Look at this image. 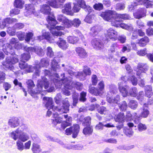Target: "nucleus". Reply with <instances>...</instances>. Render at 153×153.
<instances>
[{
	"mask_svg": "<svg viewBox=\"0 0 153 153\" xmlns=\"http://www.w3.org/2000/svg\"><path fill=\"white\" fill-rule=\"evenodd\" d=\"M148 67L146 64L143 63H139L137 66L138 70L137 72V76L141 75V73H144L148 69Z\"/></svg>",
	"mask_w": 153,
	"mask_h": 153,
	"instance_id": "obj_17",
	"label": "nucleus"
},
{
	"mask_svg": "<svg viewBox=\"0 0 153 153\" xmlns=\"http://www.w3.org/2000/svg\"><path fill=\"white\" fill-rule=\"evenodd\" d=\"M98 111L99 113L101 114H105L107 113L108 111L106 108L103 106L100 107L98 109Z\"/></svg>",
	"mask_w": 153,
	"mask_h": 153,
	"instance_id": "obj_61",
	"label": "nucleus"
},
{
	"mask_svg": "<svg viewBox=\"0 0 153 153\" xmlns=\"http://www.w3.org/2000/svg\"><path fill=\"white\" fill-rule=\"evenodd\" d=\"M64 118L66 119V121L64 123L62 124V128L64 129L67 126H70L71 124V121L72 118L71 117L68 116V115H64Z\"/></svg>",
	"mask_w": 153,
	"mask_h": 153,
	"instance_id": "obj_25",
	"label": "nucleus"
},
{
	"mask_svg": "<svg viewBox=\"0 0 153 153\" xmlns=\"http://www.w3.org/2000/svg\"><path fill=\"white\" fill-rule=\"evenodd\" d=\"M135 5H133L132 4L129 6L128 8L130 10H131L134 9L135 7L137 4H144L146 8L151 7L152 4H151L149 0H139L137 2H135Z\"/></svg>",
	"mask_w": 153,
	"mask_h": 153,
	"instance_id": "obj_10",
	"label": "nucleus"
},
{
	"mask_svg": "<svg viewBox=\"0 0 153 153\" xmlns=\"http://www.w3.org/2000/svg\"><path fill=\"white\" fill-rule=\"evenodd\" d=\"M18 61L19 59L17 56H14L11 59L10 57H7L5 61L3 62L2 64L6 68L12 70L13 68L12 64L16 63Z\"/></svg>",
	"mask_w": 153,
	"mask_h": 153,
	"instance_id": "obj_6",
	"label": "nucleus"
},
{
	"mask_svg": "<svg viewBox=\"0 0 153 153\" xmlns=\"http://www.w3.org/2000/svg\"><path fill=\"white\" fill-rule=\"evenodd\" d=\"M62 23L67 28H69L73 25L72 21L67 18L65 19L64 22H63Z\"/></svg>",
	"mask_w": 153,
	"mask_h": 153,
	"instance_id": "obj_49",
	"label": "nucleus"
},
{
	"mask_svg": "<svg viewBox=\"0 0 153 153\" xmlns=\"http://www.w3.org/2000/svg\"><path fill=\"white\" fill-rule=\"evenodd\" d=\"M149 40L148 37L146 36L138 39L137 43L141 47H144L149 42Z\"/></svg>",
	"mask_w": 153,
	"mask_h": 153,
	"instance_id": "obj_27",
	"label": "nucleus"
},
{
	"mask_svg": "<svg viewBox=\"0 0 153 153\" xmlns=\"http://www.w3.org/2000/svg\"><path fill=\"white\" fill-rule=\"evenodd\" d=\"M42 35L38 37L39 40H41L45 39L51 43L54 42V39L50 36V34L48 32H46L43 30L42 31Z\"/></svg>",
	"mask_w": 153,
	"mask_h": 153,
	"instance_id": "obj_13",
	"label": "nucleus"
},
{
	"mask_svg": "<svg viewBox=\"0 0 153 153\" xmlns=\"http://www.w3.org/2000/svg\"><path fill=\"white\" fill-rule=\"evenodd\" d=\"M21 130L20 128H18L16 131H13L9 134L10 136L15 140H16L19 138L18 135L21 132Z\"/></svg>",
	"mask_w": 153,
	"mask_h": 153,
	"instance_id": "obj_30",
	"label": "nucleus"
},
{
	"mask_svg": "<svg viewBox=\"0 0 153 153\" xmlns=\"http://www.w3.org/2000/svg\"><path fill=\"white\" fill-rule=\"evenodd\" d=\"M114 119L116 122L123 123L125 120V117L123 113H120L114 117Z\"/></svg>",
	"mask_w": 153,
	"mask_h": 153,
	"instance_id": "obj_31",
	"label": "nucleus"
},
{
	"mask_svg": "<svg viewBox=\"0 0 153 153\" xmlns=\"http://www.w3.org/2000/svg\"><path fill=\"white\" fill-rule=\"evenodd\" d=\"M152 91V87L149 85L146 86L145 88V92L146 96L149 98L152 96L151 91Z\"/></svg>",
	"mask_w": 153,
	"mask_h": 153,
	"instance_id": "obj_43",
	"label": "nucleus"
},
{
	"mask_svg": "<svg viewBox=\"0 0 153 153\" xmlns=\"http://www.w3.org/2000/svg\"><path fill=\"white\" fill-rule=\"evenodd\" d=\"M83 72L84 74L82 72H77L76 75L77 78H79L82 80H84L86 76L90 75L91 74V71L90 68L87 66H84Z\"/></svg>",
	"mask_w": 153,
	"mask_h": 153,
	"instance_id": "obj_12",
	"label": "nucleus"
},
{
	"mask_svg": "<svg viewBox=\"0 0 153 153\" xmlns=\"http://www.w3.org/2000/svg\"><path fill=\"white\" fill-rule=\"evenodd\" d=\"M75 51L78 56L80 58H84L87 56V55L85 50L81 47H77Z\"/></svg>",
	"mask_w": 153,
	"mask_h": 153,
	"instance_id": "obj_19",
	"label": "nucleus"
},
{
	"mask_svg": "<svg viewBox=\"0 0 153 153\" xmlns=\"http://www.w3.org/2000/svg\"><path fill=\"white\" fill-rule=\"evenodd\" d=\"M93 129L91 126L87 127L83 130V133L84 134H90L92 133Z\"/></svg>",
	"mask_w": 153,
	"mask_h": 153,
	"instance_id": "obj_50",
	"label": "nucleus"
},
{
	"mask_svg": "<svg viewBox=\"0 0 153 153\" xmlns=\"http://www.w3.org/2000/svg\"><path fill=\"white\" fill-rule=\"evenodd\" d=\"M133 115L131 114L129 111H127L126 115L125 120L128 121V120H131V119L134 118H136V117H133Z\"/></svg>",
	"mask_w": 153,
	"mask_h": 153,
	"instance_id": "obj_53",
	"label": "nucleus"
},
{
	"mask_svg": "<svg viewBox=\"0 0 153 153\" xmlns=\"http://www.w3.org/2000/svg\"><path fill=\"white\" fill-rule=\"evenodd\" d=\"M78 94L75 93L73 95V105L74 106H75L76 104L77 103L78 97Z\"/></svg>",
	"mask_w": 153,
	"mask_h": 153,
	"instance_id": "obj_60",
	"label": "nucleus"
},
{
	"mask_svg": "<svg viewBox=\"0 0 153 153\" xmlns=\"http://www.w3.org/2000/svg\"><path fill=\"white\" fill-rule=\"evenodd\" d=\"M47 55L50 57H52L54 55L53 52L52 48L50 47H48L47 48Z\"/></svg>",
	"mask_w": 153,
	"mask_h": 153,
	"instance_id": "obj_62",
	"label": "nucleus"
},
{
	"mask_svg": "<svg viewBox=\"0 0 153 153\" xmlns=\"http://www.w3.org/2000/svg\"><path fill=\"white\" fill-rule=\"evenodd\" d=\"M54 119L53 120L52 123L56 125L57 123H61L62 121V118L59 117L58 114L56 113H54L53 115Z\"/></svg>",
	"mask_w": 153,
	"mask_h": 153,
	"instance_id": "obj_32",
	"label": "nucleus"
},
{
	"mask_svg": "<svg viewBox=\"0 0 153 153\" xmlns=\"http://www.w3.org/2000/svg\"><path fill=\"white\" fill-rule=\"evenodd\" d=\"M79 131V126L78 124L74 125L73 126L68 128L65 130V134L66 135H69L73 133V137L76 138L77 137Z\"/></svg>",
	"mask_w": 153,
	"mask_h": 153,
	"instance_id": "obj_9",
	"label": "nucleus"
},
{
	"mask_svg": "<svg viewBox=\"0 0 153 153\" xmlns=\"http://www.w3.org/2000/svg\"><path fill=\"white\" fill-rule=\"evenodd\" d=\"M41 11L44 14H50L47 19V20L51 25L54 26L57 23V22L55 19L53 15L51 12V8L50 6L47 4H43L41 6Z\"/></svg>",
	"mask_w": 153,
	"mask_h": 153,
	"instance_id": "obj_3",
	"label": "nucleus"
},
{
	"mask_svg": "<svg viewBox=\"0 0 153 153\" xmlns=\"http://www.w3.org/2000/svg\"><path fill=\"white\" fill-rule=\"evenodd\" d=\"M43 100L45 101L46 102L45 105V106L48 109L47 112V115L50 116L51 113V111L50 109H52L53 110L58 111L60 114L63 113H67L69 110V106H70L68 100L67 99H65L62 101V106H54L53 105V99L51 97H44Z\"/></svg>",
	"mask_w": 153,
	"mask_h": 153,
	"instance_id": "obj_1",
	"label": "nucleus"
},
{
	"mask_svg": "<svg viewBox=\"0 0 153 153\" xmlns=\"http://www.w3.org/2000/svg\"><path fill=\"white\" fill-rule=\"evenodd\" d=\"M146 10L144 9H141L137 12L134 13V16L135 18L139 19L146 16Z\"/></svg>",
	"mask_w": 153,
	"mask_h": 153,
	"instance_id": "obj_28",
	"label": "nucleus"
},
{
	"mask_svg": "<svg viewBox=\"0 0 153 153\" xmlns=\"http://www.w3.org/2000/svg\"><path fill=\"white\" fill-rule=\"evenodd\" d=\"M120 26L121 28L130 31L134 29L132 25L130 24L126 25L124 23L119 24L118 26Z\"/></svg>",
	"mask_w": 153,
	"mask_h": 153,
	"instance_id": "obj_39",
	"label": "nucleus"
},
{
	"mask_svg": "<svg viewBox=\"0 0 153 153\" xmlns=\"http://www.w3.org/2000/svg\"><path fill=\"white\" fill-rule=\"evenodd\" d=\"M121 79L125 82L127 80L130 81L134 85H135L137 84V79L134 76H131L129 78L127 76H124L122 77Z\"/></svg>",
	"mask_w": 153,
	"mask_h": 153,
	"instance_id": "obj_23",
	"label": "nucleus"
},
{
	"mask_svg": "<svg viewBox=\"0 0 153 153\" xmlns=\"http://www.w3.org/2000/svg\"><path fill=\"white\" fill-rule=\"evenodd\" d=\"M64 7V8L62 10L63 13L71 16L73 15L74 13L71 10L72 7L70 3L65 4Z\"/></svg>",
	"mask_w": 153,
	"mask_h": 153,
	"instance_id": "obj_18",
	"label": "nucleus"
},
{
	"mask_svg": "<svg viewBox=\"0 0 153 153\" xmlns=\"http://www.w3.org/2000/svg\"><path fill=\"white\" fill-rule=\"evenodd\" d=\"M26 10H27L25 13V15L28 16L30 15L34 14L35 12L34 6L32 4H27L26 5Z\"/></svg>",
	"mask_w": 153,
	"mask_h": 153,
	"instance_id": "obj_20",
	"label": "nucleus"
},
{
	"mask_svg": "<svg viewBox=\"0 0 153 153\" xmlns=\"http://www.w3.org/2000/svg\"><path fill=\"white\" fill-rule=\"evenodd\" d=\"M19 68L22 69H25L27 72H30L33 71L32 66L28 65L25 62L21 61L19 63Z\"/></svg>",
	"mask_w": 153,
	"mask_h": 153,
	"instance_id": "obj_24",
	"label": "nucleus"
},
{
	"mask_svg": "<svg viewBox=\"0 0 153 153\" xmlns=\"http://www.w3.org/2000/svg\"><path fill=\"white\" fill-rule=\"evenodd\" d=\"M94 18V15H88L86 16L84 20L85 22L90 24L92 22Z\"/></svg>",
	"mask_w": 153,
	"mask_h": 153,
	"instance_id": "obj_47",
	"label": "nucleus"
},
{
	"mask_svg": "<svg viewBox=\"0 0 153 153\" xmlns=\"http://www.w3.org/2000/svg\"><path fill=\"white\" fill-rule=\"evenodd\" d=\"M29 139V136L26 133L22 132L21 130V132L19 134V139L23 142H25Z\"/></svg>",
	"mask_w": 153,
	"mask_h": 153,
	"instance_id": "obj_33",
	"label": "nucleus"
},
{
	"mask_svg": "<svg viewBox=\"0 0 153 153\" xmlns=\"http://www.w3.org/2000/svg\"><path fill=\"white\" fill-rule=\"evenodd\" d=\"M51 67L52 69L55 71L59 69V65H58V63L54 59L52 61Z\"/></svg>",
	"mask_w": 153,
	"mask_h": 153,
	"instance_id": "obj_45",
	"label": "nucleus"
},
{
	"mask_svg": "<svg viewBox=\"0 0 153 153\" xmlns=\"http://www.w3.org/2000/svg\"><path fill=\"white\" fill-rule=\"evenodd\" d=\"M17 22V20L15 19H10L7 18L4 19L2 21L1 27V29L4 28L6 26L7 24H10L14 22Z\"/></svg>",
	"mask_w": 153,
	"mask_h": 153,
	"instance_id": "obj_26",
	"label": "nucleus"
},
{
	"mask_svg": "<svg viewBox=\"0 0 153 153\" xmlns=\"http://www.w3.org/2000/svg\"><path fill=\"white\" fill-rule=\"evenodd\" d=\"M65 74H63L61 75L62 77L61 80L64 84L65 88V90L64 91L63 93L64 94L67 96L70 95V92L68 90H71L72 89L73 86L71 85V81L68 80L67 78H64Z\"/></svg>",
	"mask_w": 153,
	"mask_h": 153,
	"instance_id": "obj_7",
	"label": "nucleus"
},
{
	"mask_svg": "<svg viewBox=\"0 0 153 153\" xmlns=\"http://www.w3.org/2000/svg\"><path fill=\"white\" fill-rule=\"evenodd\" d=\"M25 50L28 52H35L40 56H42L44 54L43 50L40 47H36L35 48L32 47H28L25 46L24 48Z\"/></svg>",
	"mask_w": 153,
	"mask_h": 153,
	"instance_id": "obj_14",
	"label": "nucleus"
},
{
	"mask_svg": "<svg viewBox=\"0 0 153 153\" xmlns=\"http://www.w3.org/2000/svg\"><path fill=\"white\" fill-rule=\"evenodd\" d=\"M71 86L75 87L76 88L79 90H81L82 88V85L80 82H72L71 81Z\"/></svg>",
	"mask_w": 153,
	"mask_h": 153,
	"instance_id": "obj_51",
	"label": "nucleus"
},
{
	"mask_svg": "<svg viewBox=\"0 0 153 153\" xmlns=\"http://www.w3.org/2000/svg\"><path fill=\"white\" fill-rule=\"evenodd\" d=\"M106 36L112 40L115 41L118 39V33L115 30L110 28L107 30Z\"/></svg>",
	"mask_w": 153,
	"mask_h": 153,
	"instance_id": "obj_11",
	"label": "nucleus"
},
{
	"mask_svg": "<svg viewBox=\"0 0 153 153\" xmlns=\"http://www.w3.org/2000/svg\"><path fill=\"white\" fill-rule=\"evenodd\" d=\"M147 105L146 104H144L141 116L143 117H147L149 114V112L147 109Z\"/></svg>",
	"mask_w": 153,
	"mask_h": 153,
	"instance_id": "obj_38",
	"label": "nucleus"
},
{
	"mask_svg": "<svg viewBox=\"0 0 153 153\" xmlns=\"http://www.w3.org/2000/svg\"><path fill=\"white\" fill-rule=\"evenodd\" d=\"M32 150L34 153H39L41 152V149L39 145L34 143L33 144Z\"/></svg>",
	"mask_w": 153,
	"mask_h": 153,
	"instance_id": "obj_46",
	"label": "nucleus"
},
{
	"mask_svg": "<svg viewBox=\"0 0 153 153\" xmlns=\"http://www.w3.org/2000/svg\"><path fill=\"white\" fill-rule=\"evenodd\" d=\"M137 127L138 130L140 131L145 130L147 128L146 126L142 123H139Z\"/></svg>",
	"mask_w": 153,
	"mask_h": 153,
	"instance_id": "obj_55",
	"label": "nucleus"
},
{
	"mask_svg": "<svg viewBox=\"0 0 153 153\" xmlns=\"http://www.w3.org/2000/svg\"><path fill=\"white\" fill-rule=\"evenodd\" d=\"M115 7L117 10H120L124 9L125 8V6L123 4L118 3L117 4Z\"/></svg>",
	"mask_w": 153,
	"mask_h": 153,
	"instance_id": "obj_58",
	"label": "nucleus"
},
{
	"mask_svg": "<svg viewBox=\"0 0 153 153\" xmlns=\"http://www.w3.org/2000/svg\"><path fill=\"white\" fill-rule=\"evenodd\" d=\"M50 30H51V32L53 35V37L54 38H55V37L61 36L64 35V33L62 32L56 31L53 28L52 29L51 27Z\"/></svg>",
	"mask_w": 153,
	"mask_h": 153,
	"instance_id": "obj_37",
	"label": "nucleus"
},
{
	"mask_svg": "<svg viewBox=\"0 0 153 153\" xmlns=\"http://www.w3.org/2000/svg\"><path fill=\"white\" fill-rule=\"evenodd\" d=\"M99 31V27L97 26H94L91 28L90 33L91 35L94 36L98 34Z\"/></svg>",
	"mask_w": 153,
	"mask_h": 153,
	"instance_id": "obj_42",
	"label": "nucleus"
},
{
	"mask_svg": "<svg viewBox=\"0 0 153 153\" xmlns=\"http://www.w3.org/2000/svg\"><path fill=\"white\" fill-rule=\"evenodd\" d=\"M16 146L17 149L19 150L22 151L24 149L23 143L19 140L16 142Z\"/></svg>",
	"mask_w": 153,
	"mask_h": 153,
	"instance_id": "obj_52",
	"label": "nucleus"
},
{
	"mask_svg": "<svg viewBox=\"0 0 153 153\" xmlns=\"http://www.w3.org/2000/svg\"><path fill=\"white\" fill-rule=\"evenodd\" d=\"M77 4L81 7L85 8H86V5L85 1L84 0H78Z\"/></svg>",
	"mask_w": 153,
	"mask_h": 153,
	"instance_id": "obj_63",
	"label": "nucleus"
},
{
	"mask_svg": "<svg viewBox=\"0 0 153 153\" xmlns=\"http://www.w3.org/2000/svg\"><path fill=\"white\" fill-rule=\"evenodd\" d=\"M2 47V50L6 54H14L13 48L12 47L10 44H5L3 45Z\"/></svg>",
	"mask_w": 153,
	"mask_h": 153,
	"instance_id": "obj_16",
	"label": "nucleus"
},
{
	"mask_svg": "<svg viewBox=\"0 0 153 153\" xmlns=\"http://www.w3.org/2000/svg\"><path fill=\"white\" fill-rule=\"evenodd\" d=\"M49 63V61L46 59L44 58L42 59L39 64L36 65L35 66L36 74L37 76H39V68L41 67H44L47 66L48 65Z\"/></svg>",
	"mask_w": 153,
	"mask_h": 153,
	"instance_id": "obj_15",
	"label": "nucleus"
},
{
	"mask_svg": "<svg viewBox=\"0 0 153 153\" xmlns=\"http://www.w3.org/2000/svg\"><path fill=\"white\" fill-rule=\"evenodd\" d=\"M78 40V38L75 36H68L67 38V41L70 43L75 44Z\"/></svg>",
	"mask_w": 153,
	"mask_h": 153,
	"instance_id": "obj_44",
	"label": "nucleus"
},
{
	"mask_svg": "<svg viewBox=\"0 0 153 153\" xmlns=\"http://www.w3.org/2000/svg\"><path fill=\"white\" fill-rule=\"evenodd\" d=\"M118 85L119 91L123 97H126L129 94L132 97H135L136 96L137 91L135 87L131 88L128 93L127 90L128 88V86L125 85L123 86V82H121L119 83Z\"/></svg>",
	"mask_w": 153,
	"mask_h": 153,
	"instance_id": "obj_4",
	"label": "nucleus"
},
{
	"mask_svg": "<svg viewBox=\"0 0 153 153\" xmlns=\"http://www.w3.org/2000/svg\"><path fill=\"white\" fill-rule=\"evenodd\" d=\"M56 44L59 47L63 50L67 49L68 46V44L66 41L61 38H60L59 41L57 42Z\"/></svg>",
	"mask_w": 153,
	"mask_h": 153,
	"instance_id": "obj_29",
	"label": "nucleus"
},
{
	"mask_svg": "<svg viewBox=\"0 0 153 153\" xmlns=\"http://www.w3.org/2000/svg\"><path fill=\"white\" fill-rule=\"evenodd\" d=\"M116 20H120L119 24L122 21V19H129L130 17L128 15L126 14H119L117 13L116 15Z\"/></svg>",
	"mask_w": 153,
	"mask_h": 153,
	"instance_id": "obj_35",
	"label": "nucleus"
},
{
	"mask_svg": "<svg viewBox=\"0 0 153 153\" xmlns=\"http://www.w3.org/2000/svg\"><path fill=\"white\" fill-rule=\"evenodd\" d=\"M94 8L97 10H102L103 8V4L100 3L95 4L93 6Z\"/></svg>",
	"mask_w": 153,
	"mask_h": 153,
	"instance_id": "obj_54",
	"label": "nucleus"
},
{
	"mask_svg": "<svg viewBox=\"0 0 153 153\" xmlns=\"http://www.w3.org/2000/svg\"><path fill=\"white\" fill-rule=\"evenodd\" d=\"M106 99L109 103H117L120 101V98L119 95H117L113 99L110 94H108L107 95Z\"/></svg>",
	"mask_w": 153,
	"mask_h": 153,
	"instance_id": "obj_22",
	"label": "nucleus"
},
{
	"mask_svg": "<svg viewBox=\"0 0 153 153\" xmlns=\"http://www.w3.org/2000/svg\"><path fill=\"white\" fill-rule=\"evenodd\" d=\"M24 3V1L23 0H15L14 3V5L17 8L22 9Z\"/></svg>",
	"mask_w": 153,
	"mask_h": 153,
	"instance_id": "obj_34",
	"label": "nucleus"
},
{
	"mask_svg": "<svg viewBox=\"0 0 153 153\" xmlns=\"http://www.w3.org/2000/svg\"><path fill=\"white\" fill-rule=\"evenodd\" d=\"M91 44L94 47L97 49H100L103 47V44L99 39H94L91 42Z\"/></svg>",
	"mask_w": 153,
	"mask_h": 153,
	"instance_id": "obj_21",
	"label": "nucleus"
},
{
	"mask_svg": "<svg viewBox=\"0 0 153 153\" xmlns=\"http://www.w3.org/2000/svg\"><path fill=\"white\" fill-rule=\"evenodd\" d=\"M91 118L90 117H85L84 119V122L83 123L84 126L89 125L91 123Z\"/></svg>",
	"mask_w": 153,
	"mask_h": 153,
	"instance_id": "obj_64",
	"label": "nucleus"
},
{
	"mask_svg": "<svg viewBox=\"0 0 153 153\" xmlns=\"http://www.w3.org/2000/svg\"><path fill=\"white\" fill-rule=\"evenodd\" d=\"M33 36V33H31L29 32L28 33H27L25 38V41L27 42H28L30 39H32Z\"/></svg>",
	"mask_w": 153,
	"mask_h": 153,
	"instance_id": "obj_59",
	"label": "nucleus"
},
{
	"mask_svg": "<svg viewBox=\"0 0 153 153\" xmlns=\"http://www.w3.org/2000/svg\"><path fill=\"white\" fill-rule=\"evenodd\" d=\"M49 84L46 78L45 77L42 78V80L38 81L37 87L38 90L37 92H34L35 94L39 93L42 90V88L44 87L46 89L48 87Z\"/></svg>",
	"mask_w": 153,
	"mask_h": 153,
	"instance_id": "obj_8",
	"label": "nucleus"
},
{
	"mask_svg": "<svg viewBox=\"0 0 153 153\" xmlns=\"http://www.w3.org/2000/svg\"><path fill=\"white\" fill-rule=\"evenodd\" d=\"M25 53L21 55V61L25 62L27 61L30 58V56L29 54L31 52H28Z\"/></svg>",
	"mask_w": 153,
	"mask_h": 153,
	"instance_id": "obj_40",
	"label": "nucleus"
},
{
	"mask_svg": "<svg viewBox=\"0 0 153 153\" xmlns=\"http://www.w3.org/2000/svg\"><path fill=\"white\" fill-rule=\"evenodd\" d=\"M104 87V82L103 81H101L98 83L97 88L90 87L89 90V91L90 93L96 96L102 95Z\"/></svg>",
	"mask_w": 153,
	"mask_h": 153,
	"instance_id": "obj_5",
	"label": "nucleus"
},
{
	"mask_svg": "<svg viewBox=\"0 0 153 153\" xmlns=\"http://www.w3.org/2000/svg\"><path fill=\"white\" fill-rule=\"evenodd\" d=\"M72 22L73 25L76 27H78L81 24V21L78 19H74Z\"/></svg>",
	"mask_w": 153,
	"mask_h": 153,
	"instance_id": "obj_57",
	"label": "nucleus"
},
{
	"mask_svg": "<svg viewBox=\"0 0 153 153\" xmlns=\"http://www.w3.org/2000/svg\"><path fill=\"white\" fill-rule=\"evenodd\" d=\"M65 0H56L55 1L50 2L49 1L48 2L51 6L54 8H58L59 7V4L58 3V2L63 3L65 2Z\"/></svg>",
	"mask_w": 153,
	"mask_h": 153,
	"instance_id": "obj_41",
	"label": "nucleus"
},
{
	"mask_svg": "<svg viewBox=\"0 0 153 153\" xmlns=\"http://www.w3.org/2000/svg\"><path fill=\"white\" fill-rule=\"evenodd\" d=\"M116 12L108 10L102 12L100 16L105 21L111 22L112 26L118 27L120 20H116Z\"/></svg>",
	"mask_w": 153,
	"mask_h": 153,
	"instance_id": "obj_2",
	"label": "nucleus"
},
{
	"mask_svg": "<svg viewBox=\"0 0 153 153\" xmlns=\"http://www.w3.org/2000/svg\"><path fill=\"white\" fill-rule=\"evenodd\" d=\"M119 107L120 110L122 111L126 110L127 107V105L126 102L125 101H123L121 104H120Z\"/></svg>",
	"mask_w": 153,
	"mask_h": 153,
	"instance_id": "obj_56",
	"label": "nucleus"
},
{
	"mask_svg": "<svg viewBox=\"0 0 153 153\" xmlns=\"http://www.w3.org/2000/svg\"><path fill=\"white\" fill-rule=\"evenodd\" d=\"M9 125L12 127L15 128L19 124L18 120L16 118H12L10 119L8 122Z\"/></svg>",
	"mask_w": 153,
	"mask_h": 153,
	"instance_id": "obj_36",
	"label": "nucleus"
},
{
	"mask_svg": "<svg viewBox=\"0 0 153 153\" xmlns=\"http://www.w3.org/2000/svg\"><path fill=\"white\" fill-rule=\"evenodd\" d=\"M137 103L135 100H131L130 101L128 104V106L132 109H135L137 106Z\"/></svg>",
	"mask_w": 153,
	"mask_h": 153,
	"instance_id": "obj_48",
	"label": "nucleus"
}]
</instances>
